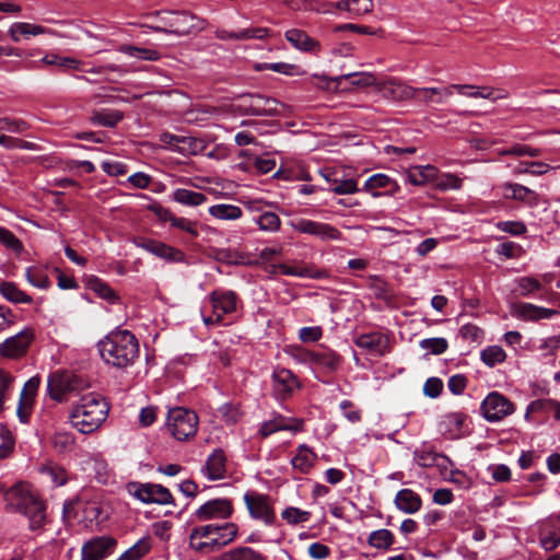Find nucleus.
I'll return each mask as SVG.
<instances>
[{"mask_svg":"<svg viewBox=\"0 0 560 560\" xmlns=\"http://www.w3.org/2000/svg\"><path fill=\"white\" fill-rule=\"evenodd\" d=\"M122 118L124 115L119 110L104 109L94 112L91 116V121L95 125L112 128L115 127Z\"/></svg>","mask_w":560,"mask_h":560,"instance_id":"42","label":"nucleus"},{"mask_svg":"<svg viewBox=\"0 0 560 560\" xmlns=\"http://www.w3.org/2000/svg\"><path fill=\"white\" fill-rule=\"evenodd\" d=\"M173 200L188 207H198L207 201V196L199 191L178 188L173 192Z\"/></svg>","mask_w":560,"mask_h":560,"instance_id":"38","label":"nucleus"},{"mask_svg":"<svg viewBox=\"0 0 560 560\" xmlns=\"http://www.w3.org/2000/svg\"><path fill=\"white\" fill-rule=\"evenodd\" d=\"M385 187H389L388 192L390 195L395 194L399 189L395 180H393L389 176L381 173L372 175L364 184V189L368 191Z\"/></svg>","mask_w":560,"mask_h":560,"instance_id":"43","label":"nucleus"},{"mask_svg":"<svg viewBox=\"0 0 560 560\" xmlns=\"http://www.w3.org/2000/svg\"><path fill=\"white\" fill-rule=\"evenodd\" d=\"M244 503L252 518L261 521L267 526L275 524L277 516L268 494L247 491L244 494Z\"/></svg>","mask_w":560,"mask_h":560,"instance_id":"9","label":"nucleus"},{"mask_svg":"<svg viewBox=\"0 0 560 560\" xmlns=\"http://www.w3.org/2000/svg\"><path fill=\"white\" fill-rule=\"evenodd\" d=\"M313 78L317 81L316 85L324 89H329L331 82L340 85L345 80L349 81L353 86L365 88L374 85L376 88V84H378L375 77L370 72H352L331 79H328L326 75L315 74Z\"/></svg>","mask_w":560,"mask_h":560,"instance_id":"22","label":"nucleus"},{"mask_svg":"<svg viewBox=\"0 0 560 560\" xmlns=\"http://www.w3.org/2000/svg\"><path fill=\"white\" fill-rule=\"evenodd\" d=\"M4 501L8 510L28 518L31 529H39L46 524V505L27 483L20 482L7 490Z\"/></svg>","mask_w":560,"mask_h":560,"instance_id":"2","label":"nucleus"},{"mask_svg":"<svg viewBox=\"0 0 560 560\" xmlns=\"http://www.w3.org/2000/svg\"><path fill=\"white\" fill-rule=\"evenodd\" d=\"M128 491L143 503L174 504L172 493L162 485L131 482Z\"/></svg>","mask_w":560,"mask_h":560,"instance_id":"11","label":"nucleus"},{"mask_svg":"<svg viewBox=\"0 0 560 560\" xmlns=\"http://www.w3.org/2000/svg\"><path fill=\"white\" fill-rule=\"evenodd\" d=\"M521 296H529L541 290V283L534 277H521L515 280Z\"/></svg>","mask_w":560,"mask_h":560,"instance_id":"52","label":"nucleus"},{"mask_svg":"<svg viewBox=\"0 0 560 560\" xmlns=\"http://www.w3.org/2000/svg\"><path fill=\"white\" fill-rule=\"evenodd\" d=\"M376 91L381 93L384 98L395 102L408 101L417 97L416 88H412L397 79L378 82V84H376Z\"/></svg>","mask_w":560,"mask_h":560,"instance_id":"17","label":"nucleus"},{"mask_svg":"<svg viewBox=\"0 0 560 560\" xmlns=\"http://www.w3.org/2000/svg\"><path fill=\"white\" fill-rule=\"evenodd\" d=\"M234 512L233 503L230 499L218 498L209 500L199 506L194 516L199 522L211 520H228Z\"/></svg>","mask_w":560,"mask_h":560,"instance_id":"15","label":"nucleus"},{"mask_svg":"<svg viewBox=\"0 0 560 560\" xmlns=\"http://www.w3.org/2000/svg\"><path fill=\"white\" fill-rule=\"evenodd\" d=\"M505 351L499 346H491L481 351V360L488 366H494L505 360Z\"/></svg>","mask_w":560,"mask_h":560,"instance_id":"54","label":"nucleus"},{"mask_svg":"<svg viewBox=\"0 0 560 560\" xmlns=\"http://www.w3.org/2000/svg\"><path fill=\"white\" fill-rule=\"evenodd\" d=\"M133 243L137 247L165 260L180 261L184 258L180 250L153 238L138 237L133 240Z\"/></svg>","mask_w":560,"mask_h":560,"instance_id":"21","label":"nucleus"},{"mask_svg":"<svg viewBox=\"0 0 560 560\" xmlns=\"http://www.w3.org/2000/svg\"><path fill=\"white\" fill-rule=\"evenodd\" d=\"M0 243L15 254L23 250L22 242L8 229L0 226Z\"/></svg>","mask_w":560,"mask_h":560,"instance_id":"58","label":"nucleus"},{"mask_svg":"<svg viewBox=\"0 0 560 560\" xmlns=\"http://www.w3.org/2000/svg\"><path fill=\"white\" fill-rule=\"evenodd\" d=\"M171 226L179 229L189 235L191 237L196 238L199 235V232L197 230V222L191 221L189 219L183 218V217H176L173 219V222L171 223Z\"/></svg>","mask_w":560,"mask_h":560,"instance_id":"64","label":"nucleus"},{"mask_svg":"<svg viewBox=\"0 0 560 560\" xmlns=\"http://www.w3.org/2000/svg\"><path fill=\"white\" fill-rule=\"evenodd\" d=\"M270 30L267 27L245 28L240 32H231L225 28H217L214 35L221 40H246L249 38L262 39L268 37Z\"/></svg>","mask_w":560,"mask_h":560,"instance_id":"29","label":"nucleus"},{"mask_svg":"<svg viewBox=\"0 0 560 560\" xmlns=\"http://www.w3.org/2000/svg\"><path fill=\"white\" fill-rule=\"evenodd\" d=\"M108 409V404L101 395H83L71 410V424L83 434L92 433L106 420Z\"/></svg>","mask_w":560,"mask_h":560,"instance_id":"4","label":"nucleus"},{"mask_svg":"<svg viewBox=\"0 0 560 560\" xmlns=\"http://www.w3.org/2000/svg\"><path fill=\"white\" fill-rule=\"evenodd\" d=\"M232 107L241 115L275 117L282 115L284 105L261 94H243L234 100Z\"/></svg>","mask_w":560,"mask_h":560,"instance_id":"6","label":"nucleus"},{"mask_svg":"<svg viewBox=\"0 0 560 560\" xmlns=\"http://www.w3.org/2000/svg\"><path fill=\"white\" fill-rule=\"evenodd\" d=\"M42 62L46 66H56L62 70H84L85 63L71 57H62L57 54H47L42 58Z\"/></svg>","mask_w":560,"mask_h":560,"instance_id":"37","label":"nucleus"},{"mask_svg":"<svg viewBox=\"0 0 560 560\" xmlns=\"http://www.w3.org/2000/svg\"><path fill=\"white\" fill-rule=\"evenodd\" d=\"M417 97L418 100L424 104L438 103L441 104L444 101V97L452 95V85L445 89L440 88H419L417 89Z\"/></svg>","mask_w":560,"mask_h":560,"instance_id":"35","label":"nucleus"},{"mask_svg":"<svg viewBox=\"0 0 560 560\" xmlns=\"http://www.w3.org/2000/svg\"><path fill=\"white\" fill-rule=\"evenodd\" d=\"M304 421L299 418H288L280 413H276L272 419L262 422L259 433L262 438H267L278 431L301 432L303 431Z\"/></svg>","mask_w":560,"mask_h":560,"instance_id":"23","label":"nucleus"},{"mask_svg":"<svg viewBox=\"0 0 560 560\" xmlns=\"http://www.w3.org/2000/svg\"><path fill=\"white\" fill-rule=\"evenodd\" d=\"M151 15L159 18V25L148 26L156 33L173 34L178 37L198 34L202 32L207 25V20L189 12V11H156Z\"/></svg>","mask_w":560,"mask_h":560,"instance_id":"5","label":"nucleus"},{"mask_svg":"<svg viewBox=\"0 0 560 560\" xmlns=\"http://www.w3.org/2000/svg\"><path fill=\"white\" fill-rule=\"evenodd\" d=\"M355 345L369 351L371 354L384 355L390 351L389 339L381 332H369L360 335L355 339Z\"/></svg>","mask_w":560,"mask_h":560,"instance_id":"24","label":"nucleus"},{"mask_svg":"<svg viewBox=\"0 0 560 560\" xmlns=\"http://www.w3.org/2000/svg\"><path fill=\"white\" fill-rule=\"evenodd\" d=\"M28 128V124L22 119H12L8 117L0 119V132L9 131L12 133H23Z\"/></svg>","mask_w":560,"mask_h":560,"instance_id":"60","label":"nucleus"},{"mask_svg":"<svg viewBox=\"0 0 560 560\" xmlns=\"http://www.w3.org/2000/svg\"><path fill=\"white\" fill-rule=\"evenodd\" d=\"M88 386L86 380L70 372L51 373L47 382L49 397L57 402L67 401L71 395L80 393Z\"/></svg>","mask_w":560,"mask_h":560,"instance_id":"7","label":"nucleus"},{"mask_svg":"<svg viewBox=\"0 0 560 560\" xmlns=\"http://www.w3.org/2000/svg\"><path fill=\"white\" fill-rule=\"evenodd\" d=\"M515 408L513 402L498 392H491L480 406L481 415L489 422H497L512 415Z\"/></svg>","mask_w":560,"mask_h":560,"instance_id":"14","label":"nucleus"},{"mask_svg":"<svg viewBox=\"0 0 560 560\" xmlns=\"http://www.w3.org/2000/svg\"><path fill=\"white\" fill-rule=\"evenodd\" d=\"M15 382L16 376L10 370L0 366V401L3 404L10 398Z\"/></svg>","mask_w":560,"mask_h":560,"instance_id":"48","label":"nucleus"},{"mask_svg":"<svg viewBox=\"0 0 560 560\" xmlns=\"http://www.w3.org/2000/svg\"><path fill=\"white\" fill-rule=\"evenodd\" d=\"M301 388L299 378L292 371L284 368H277L271 374L272 396L277 400H287Z\"/></svg>","mask_w":560,"mask_h":560,"instance_id":"13","label":"nucleus"},{"mask_svg":"<svg viewBox=\"0 0 560 560\" xmlns=\"http://www.w3.org/2000/svg\"><path fill=\"white\" fill-rule=\"evenodd\" d=\"M0 294L11 303L31 304L33 299L31 295L22 291L14 282L3 281L0 283Z\"/></svg>","mask_w":560,"mask_h":560,"instance_id":"36","label":"nucleus"},{"mask_svg":"<svg viewBox=\"0 0 560 560\" xmlns=\"http://www.w3.org/2000/svg\"><path fill=\"white\" fill-rule=\"evenodd\" d=\"M238 526L233 522L195 526L189 534V546L200 553H211L223 549L235 540Z\"/></svg>","mask_w":560,"mask_h":560,"instance_id":"3","label":"nucleus"},{"mask_svg":"<svg viewBox=\"0 0 560 560\" xmlns=\"http://www.w3.org/2000/svg\"><path fill=\"white\" fill-rule=\"evenodd\" d=\"M209 213L219 220H236L242 217V209L234 205H214L209 208Z\"/></svg>","mask_w":560,"mask_h":560,"instance_id":"45","label":"nucleus"},{"mask_svg":"<svg viewBox=\"0 0 560 560\" xmlns=\"http://www.w3.org/2000/svg\"><path fill=\"white\" fill-rule=\"evenodd\" d=\"M305 360L325 369L327 372H335L341 363V357L328 349L307 352Z\"/></svg>","mask_w":560,"mask_h":560,"instance_id":"28","label":"nucleus"},{"mask_svg":"<svg viewBox=\"0 0 560 560\" xmlns=\"http://www.w3.org/2000/svg\"><path fill=\"white\" fill-rule=\"evenodd\" d=\"M89 285L93 292L109 303H115L118 301V296L115 291L103 280L98 278H92L89 281Z\"/></svg>","mask_w":560,"mask_h":560,"instance_id":"49","label":"nucleus"},{"mask_svg":"<svg viewBox=\"0 0 560 560\" xmlns=\"http://www.w3.org/2000/svg\"><path fill=\"white\" fill-rule=\"evenodd\" d=\"M116 544L109 536L95 537L83 545L81 560H103L113 553Z\"/></svg>","mask_w":560,"mask_h":560,"instance_id":"20","label":"nucleus"},{"mask_svg":"<svg viewBox=\"0 0 560 560\" xmlns=\"http://www.w3.org/2000/svg\"><path fill=\"white\" fill-rule=\"evenodd\" d=\"M296 232L317 236L322 241L339 240L341 233L332 225L307 219H300L292 223Z\"/></svg>","mask_w":560,"mask_h":560,"instance_id":"19","label":"nucleus"},{"mask_svg":"<svg viewBox=\"0 0 560 560\" xmlns=\"http://www.w3.org/2000/svg\"><path fill=\"white\" fill-rule=\"evenodd\" d=\"M198 423V416L192 410L177 407L168 411L166 427L178 441H186L195 436Z\"/></svg>","mask_w":560,"mask_h":560,"instance_id":"8","label":"nucleus"},{"mask_svg":"<svg viewBox=\"0 0 560 560\" xmlns=\"http://www.w3.org/2000/svg\"><path fill=\"white\" fill-rule=\"evenodd\" d=\"M415 460L420 467H433L439 460L445 462V456L432 451H416Z\"/></svg>","mask_w":560,"mask_h":560,"instance_id":"57","label":"nucleus"},{"mask_svg":"<svg viewBox=\"0 0 560 560\" xmlns=\"http://www.w3.org/2000/svg\"><path fill=\"white\" fill-rule=\"evenodd\" d=\"M317 455L305 444L296 448V454L292 457V467L301 474H307L314 466Z\"/></svg>","mask_w":560,"mask_h":560,"instance_id":"32","label":"nucleus"},{"mask_svg":"<svg viewBox=\"0 0 560 560\" xmlns=\"http://www.w3.org/2000/svg\"><path fill=\"white\" fill-rule=\"evenodd\" d=\"M25 277L30 284L40 290H46L51 284L47 273L36 266L26 268Z\"/></svg>","mask_w":560,"mask_h":560,"instance_id":"47","label":"nucleus"},{"mask_svg":"<svg viewBox=\"0 0 560 560\" xmlns=\"http://www.w3.org/2000/svg\"><path fill=\"white\" fill-rule=\"evenodd\" d=\"M212 315L203 316L206 326L220 324L224 315L232 314L237 307V295L233 291H213L210 294Z\"/></svg>","mask_w":560,"mask_h":560,"instance_id":"10","label":"nucleus"},{"mask_svg":"<svg viewBox=\"0 0 560 560\" xmlns=\"http://www.w3.org/2000/svg\"><path fill=\"white\" fill-rule=\"evenodd\" d=\"M34 339V329L31 327L24 328L0 343V357L10 360H19L25 357Z\"/></svg>","mask_w":560,"mask_h":560,"instance_id":"12","label":"nucleus"},{"mask_svg":"<svg viewBox=\"0 0 560 560\" xmlns=\"http://www.w3.org/2000/svg\"><path fill=\"white\" fill-rule=\"evenodd\" d=\"M152 548L150 536L140 538L133 546L127 549L118 560H140Z\"/></svg>","mask_w":560,"mask_h":560,"instance_id":"40","label":"nucleus"},{"mask_svg":"<svg viewBox=\"0 0 560 560\" xmlns=\"http://www.w3.org/2000/svg\"><path fill=\"white\" fill-rule=\"evenodd\" d=\"M285 39L295 48L305 52H318L320 43L311 37L305 31L291 28L284 33Z\"/></svg>","mask_w":560,"mask_h":560,"instance_id":"27","label":"nucleus"},{"mask_svg":"<svg viewBox=\"0 0 560 560\" xmlns=\"http://www.w3.org/2000/svg\"><path fill=\"white\" fill-rule=\"evenodd\" d=\"M394 541V535L385 528L372 532L368 538V544L376 549H388L393 546Z\"/></svg>","mask_w":560,"mask_h":560,"instance_id":"46","label":"nucleus"},{"mask_svg":"<svg viewBox=\"0 0 560 560\" xmlns=\"http://www.w3.org/2000/svg\"><path fill=\"white\" fill-rule=\"evenodd\" d=\"M119 50L128 56L141 59V60L155 61V60H159L161 57L160 52L154 49L139 48V47L131 46V45H122Z\"/></svg>","mask_w":560,"mask_h":560,"instance_id":"50","label":"nucleus"},{"mask_svg":"<svg viewBox=\"0 0 560 560\" xmlns=\"http://www.w3.org/2000/svg\"><path fill=\"white\" fill-rule=\"evenodd\" d=\"M457 91L459 94L471 98H486L492 102L508 97V92L491 86H476L470 84H452V92Z\"/></svg>","mask_w":560,"mask_h":560,"instance_id":"25","label":"nucleus"},{"mask_svg":"<svg viewBox=\"0 0 560 560\" xmlns=\"http://www.w3.org/2000/svg\"><path fill=\"white\" fill-rule=\"evenodd\" d=\"M278 270L282 275L295 276L300 278L323 279L327 277V272L324 270L312 271L306 267H293L285 264L279 265Z\"/></svg>","mask_w":560,"mask_h":560,"instance_id":"41","label":"nucleus"},{"mask_svg":"<svg viewBox=\"0 0 560 560\" xmlns=\"http://www.w3.org/2000/svg\"><path fill=\"white\" fill-rule=\"evenodd\" d=\"M97 349L105 363L126 369L139 357L138 339L129 330H116L98 341Z\"/></svg>","mask_w":560,"mask_h":560,"instance_id":"1","label":"nucleus"},{"mask_svg":"<svg viewBox=\"0 0 560 560\" xmlns=\"http://www.w3.org/2000/svg\"><path fill=\"white\" fill-rule=\"evenodd\" d=\"M39 385L40 377L38 375H35L26 381L21 390L16 408V415L22 423H27L30 421Z\"/></svg>","mask_w":560,"mask_h":560,"instance_id":"16","label":"nucleus"},{"mask_svg":"<svg viewBox=\"0 0 560 560\" xmlns=\"http://www.w3.org/2000/svg\"><path fill=\"white\" fill-rule=\"evenodd\" d=\"M540 153H541V150L538 148H532L529 145L520 144V143H515L511 148L499 152V154H501V155H515V156L528 155V156H533V158L539 156Z\"/></svg>","mask_w":560,"mask_h":560,"instance_id":"59","label":"nucleus"},{"mask_svg":"<svg viewBox=\"0 0 560 560\" xmlns=\"http://www.w3.org/2000/svg\"><path fill=\"white\" fill-rule=\"evenodd\" d=\"M408 178L413 185L421 186L438 178V168L433 165L415 166L409 171Z\"/></svg>","mask_w":560,"mask_h":560,"instance_id":"39","label":"nucleus"},{"mask_svg":"<svg viewBox=\"0 0 560 560\" xmlns=\"http://www.w3.org/2000/svg\"><path fill=\"white\" fill-rule=\"evenodd\" d=\"M207 148L206 140L191 136H180L177 148H173V152L182 155H197L202 153Z\"/></svg>","mask_w":560,"mask_h":560,"instance_id":"33","label":"nucleus"},{"mask_svg":"<svg viewBox=\"0 0 560 560\" xmlns=\"http://www.w3.org/2000/svg\"><path fill=\"white\" fill-rule=\"evenodd\" d=\"M51 443L58 452H67L72 448L74 439L68 432H56L51 438Z\"/></svg>","mask_w":560,"mask_h":560,"instance_id":"61","label":"nucleus"},{"mask_svg":"<svg viewBox=\"0 0 560 560\" xmlns=\"http://www.w3.org/2000/svg\"><path fill=\"white\" fill-rule=\"evenodd\" d=\"M435 180L436 187L441 190L459 189L462 187V179L455 174H442Z\"/></svg>","mask_w":560,"mask_h":560,"instance_id":"63","label":"nucleus"},{"mask_svg":"<svg viewBox=\"0 0 560 560\" xmlns=\"http://www.w3.org/2000/svg\"><path fill=\"white\" fill-rule=\"evenodd\" d=\"M503 196L508 199L525 202L527 205H536L538 195L530 188L521 184L505 183L501 186Z\"/></svg>","mask_w":560,"mask_h":560,"instance_id":"31","label":"nucleus"},{"mask_svg":"<svg viewBox=\"0 0 560 560\" xmlns=\"http://www.w3.org/2000/svg\"><path fill=\"white\" fill-rule=\"evenodd\" d=\"M48 33H50V31L43 27L42 25L25 22L13 23L9 28V34L15 43L20 42L21 36L28 37L31 35L37 36Z\"/></svg>","mask_w":560,"mask_h":560,"instance_id":"34","label":"nucleus"},{"mask_svg":"<svg viewBox=\"0 0 560 560\" xmlns=\"http://www.w3.org/2000/svg\"><path fill=\"white\" fill-rule=\"evenodd\" d=\"M420 348L428 350L431 354L439 355L444 353L448 348V342L445 338H427L420 341Z\"/></svg>","mask_w":560,"mask_h":560,"instance_id":"55","label":"nucleus"},{"mask_svg":"<svg viewBox=\"0 0 560 560\" xmlns=\"http://www.w3.org/2000/svg\"><path fill=\"white\" fill-rule=\"evenodd\" d=\"M394 502L396 508L406 514H415L422 506L420 495L413 490L407 488L401 489L396 493Z\"/></svg>","mask_w":560,"mask_h":560,"instance_id":"30","label":"nucleus"},{"mask_svg":"<svg viewBox=\"0 0 560 560\" xmlns=\"http://www.w3.org/2000/svg\"><path fill=\"white\" fill-rule=\"evenodd\" d=\"M201 472L209 480H220L226 474V456L221 448L214 450L207 458Z\"/></svg>","mask_w":560,"mask_h":560,"instance_id":"26","label":"nucleus"},{"mask_svg":"<svg viewBox=\"0 0 560 560\" xmlns=\"http://www.w3.org/2000/svg\"><path fill=\"white\" fill-rule=\"evenodd\" d=\"M511 315L526 322L549 319L559 314L558 310L537 306L532 303L517 302L510 306Z\"/></svg>","mask_w":560,"mask_h":560,"instance_id":"18","label":"nucleus"},{"mask_svg":"<svg viewBox=\"0 0 560 560\" xmlns=\"http://www.w3.org/2000/svg\"><path fill=\"white\" fill-rule=\"evenodd\" d=\"M343 417L351 423H358L362 419L361 409L357 408L351 400H342L339 405Z\"/></svg>","mask_w":560,"mask_h":560,"instance_id":"62","label":"nucleus"},{"mask_svg":"<svg viewBox=\"0 0 560 560\" xmlns=\"http://www.w3.org/2000/svg\"><path fill=\"white\" fill-rule=\"evenodd\" d=\"M0 459L9 457L15 446L14 438L11 431L0 423Z\"/></svg>","mask_w":560,"mask_h":560,"instance_id":"53","label":"nucleus"},{"mask_svg":"<svg viewBox=\"0 0 560 560\" xmlns=\"http://www.w3.org/2000/svg\"><path fill=\"white\" fill-rule=\"evenodd\" d=\"M255 222L258 224L260 230L266 232H277L281 225V221L278 214L271 211L259 214L255 219Z\"/></svg>","mask_w":560,"mask_h":560,"instance_id":"51","label":"nucleus"},{"mask_svg":"<svg viewBox=\"0 0 560 560\" xmlns=\"http://www.w3.org/2000/svg\"><path fill=\"white\" fill-rule=\"evenodd\" d=\"M281 517L289 524L296 525L307 522L311 517V513L300 510L299 508L289 506L282 511Z\"/></svg>","mask_w":560,"mask_h":560,"instance_id":"56","label":"nucleus"},{"mask_svg":"<svg viewBox=\"0 0 560 560\" xmlns=\"http://www.w3.org/2000/svg\"><path fill=\"white\" fill-rule=\"evenodd\" d=\"M222 560H267L266 556L249 547H237L226 551Z\"/></svg>","mask_w":560,"mask_h":560,"instance_id":"44","label":"nucleus"}]
</instances>
